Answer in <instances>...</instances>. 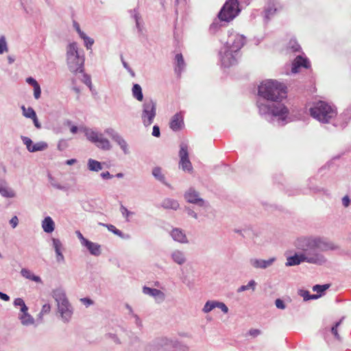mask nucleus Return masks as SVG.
Listing matches in <instances>:
<instances>
[{"label":"nucleus","instance_id":"obj_1","mask_svg":"<svg viewBox=\"0 0 351 351\" xmlns=\"http://www.w3.org/2000/svg\"><path fill=\"white\" fill-rule=\"evenodd\" d=\"M258 95L263 100L257 101V107L261 116L278 125L288 123L289 110L282 103L287 97L286 87L276 80L263 82L258 89Z\"/></svg>","mask_w":351,"mask_h":351},{"label":"nucleus","instance_id":"obj_2","mask_svg":"<svg viewBox=\"0 0 351 351\" xmlns=\"http://www.w3.org/2000/svg\"><path fill=\"white\" fill-rule=\"evenodd\" d=\"M295 246L302 252L295 253L287 258V267L298 265L303 262L316 265H323L327 258L319 252H327L338 249L335 243L328 239L317 236L302 237L295 241Z\"/></svg>","mask_w":351,"mask_h":351},{"label":"nucleus","instance_id":"obj_3","mask_svg":"<svg viewBox=\"0 0 351 351\" xmlns=\"http://www.w3.org/2000/svg\"><path fill=\"white\" fill-rule=\"evenodd\" d=\"M52 298L54 299L57 306V315L63 323L71 322L74 313V308L69 302L65 290L62 287L53 289Z\"/></svg>","mask_w":351,"mask_h":351},{"label":"nucleus","instance_id":"obj_4","mask_svg":"<svg viewBox=\"0 0 351 351\" xmlns=\"http://www.w3.org/2000/svg\"><path fill=\"white\" fill-rule=\"evenodd\" d=\"M85 56L80 50L76 42L69 43L66 47V62L69 70L73 73H83Z\"/></svg>","mask_w":351,"mask_h":351},{"label":"nucleus","instance_id":"obj_5","mask_svg":"<svg viewBox=\"0 0 351 351\" xmlns=\"http://www.w3.org/2000/svg\"><path fill=\"white\" fill-rule=\"evenodd\" d=\"M148 351H189V347L173 339L159 337L154 339L147 346Z\"/></svg>","mask_w":351,"mask_h":351},{"label":"nucleus","instance_id":"obj_6","mask_svg":"<svg viewBox=\"0 0 351 351\" xmlns=\"http://www.w3.org/2000/svg\"><path fill=\"white\" fill-rule=\"evenodd\" d=\"M309 111L314 119L323 123H330L337 114L335 107L323 101L315 102Z\"/></svg>","mask_w":351,"mask_h":351},{"label":"nucleus","instance_id":"obj_7","mask_svg":"<svg viewBox=\"0 0 351 351\" xmlns=\"http://www.w3.org/2000/svg\"><path fill=\"white\" fill-rule=\"evenodd\" d=\"M80 130L84 133L87 140L95 144L98 148L103 150H110L112 145L108 139L104 136V134L97 130L82 127Z\"/></svg>","mask_w":351,"mask_h":351},{"label":"nucleus","instance_id":"obj_8","mask_svg":"<svg viewBox=\"0 0 351 351\" xmlns=\"http://www.w3.org/2000/svg\"><path fill=\"white\" fill-rule=\"evenodd\" d=\"M239 12L237 0H226L218 14V18L221 21L229 22L233 20Z\"/></svg>","mask_w":351,"mask_h":351},{"label":"nucleus","instance_id":"obj_9","mask_svg":"<svg viewBox=\"0 0 351 351\" xmlns=\"http://www.w3.org/2000/svg\"><path fill=\"white\" fill-rule=\"evenodd\" d=\"M156 115V104L151 99H146L142 105L141 120L145 127L150 126Z\"/></svg>","mask_w":351,"mask_h":351},{"label":"nucleus","instance_id":"obj_10","mask_svg":"<svg viewBox=\"0 0 351 351\" xmlns=\"http://www.w3.org/2000/svg\"><path fill=\"white\" fill-rule=\"evenodd\" d=\"M219 57L221 66L228 68L237 63L239 53L234 52L228 47H222L219 51Z\"/></svg>","mask_w":351,"mask_h":351},{"label":"nucleus","instance_id":"obj_11","mask_svg":"<svg viewBox=\"0 0 351 351\" xmlns=\"http://www.w3.org/2000/svg\"><path fill=\"white\" fill-rule=\"evenodd\" d=\"M245 43V37L233 30L228 31V39L223 47H228L234 52L239 53Z\"/></svg>","mask_w":351,"mask_h":351},{"label":"nucleus","instance_id":"obj_12","mask_svg":"<svg viewBox=\"0 0 351 351\" xmlns=\"http://www.w3.org/2000/svg\"><path fill=\"white\" fill-rule=\"evenodd\" d=\"M185 200L193 204H195L200 207H206L208 203L200 197L198 191L193 188H190L186 190L184 194Z\"/></svg>","mask_w":351,"mask_h":351},{"label":"nucleus","instance_id":"obj_13","mask_svg":"<svg viewBox=\"0 0 351 351\" xmlns=\"http://www.w3.org/2000/svg\"><path fill=\"white\" fill-rule=\"evenodd\" d=\"M179 156L180 158L179 162L180 167L184 171L191 172L193 169V167L189 158L188 146L184 143L180 145Z\"/></svg>","mask_w":351,"mask_h":351},{"label":"nucleus","instance_id":"obj_14","mask_svg":"<svg viewBox=\"0 0 351 351\" xmlns=\"http://www.w3.org/2000/svg\"><path fill=\"white\" fill-rule=\"evenodd\" d=\"M282 6L278 0H268L264 10V16L266 20H269L276 13L281 10Z\"/></svg>","mask_w":351,"mask_h":351},{"label":"nucleus","instance_id":"obj_15","mask_svg":"<svg viewBox=\"0 0 351 351\" xmlns=\"http://www.w3.org/2000/svg\"><path fill=\"white\" fill-rule=\"evenodd\" d=\"M311 66L310 62L302 55H298L294 59L291 66V73H297L301 68L308 69Z\"/></svg>","mask_w":351,"mask_h":351},{"label":"nucleus","instance_id":"obj_16","mask_svg":"<svg viewBox=\"0 0 351 351\" xmlns=\"http://www.w3.org/2000/svg\"><path fill=\"white\" fill-rule=\"evenodd\" d=\"M276 261V257H271L267 260L253 258L250 259V264L255 269H265L271 267Z\"/></svg>","mask_w":351,"mask_h":351},{"label":"nucleus","instance_id":"obj_17","mask_svg":"<svg viewBox=\"0 0 351 351\" xmlns=\"http://www.w3.org/2000/svg\"><path fill=\"white\" fill-rule=\"evenodd\" d=\"M169 256L172 262L180 266L184 265L187 261L186 253L181 250H172Z\"/></svg>","mask_w":351,"mask_h":351},{"label":"nucleus","instance_id":"obj_18","mask_svg":"<svg viewBox=\"0 0 351 351\" xmlns=\"http://www.w3.org/2000/svg\"><path fill=\"white\" fill-rule=\"evenodd\" d=\"M143 293L153 297L157 302H162L165 299V294L162 291L157 289L145 286L143 287Z\"/></svg>","mask_w":351,"mask_h":351},{"label":"nucleus","instance_id":"obj_19","mask_svg":"<svg viewBox=\"0 0 351 351\" xmlns=\"http://www.w3.org/2000/svg\"><path fill=\"white\" fill-rule=\"evenodd\" d=\"M170 235L173 241L182 243H189L188 238L185 234V232L179 228H174L170 232Z\"/></svg>","mask_w":351,"mask_h":351},{"label":"nucleus","instance_id":"obj_20","mask_svg":"<svg viewBox=\"0 0 351 351\" xmlns=\"http://www.w3.org/2000/svg\"><path fill=\"white\" fill-rule=\"evenodd\" d=\"M174 71L180 76L186 67V64L182 53H177L174 60Z\"/></svg>","mask_w":351,"mask_h":351},{"label":"nucleus","instance_id":"obj_21","mask_svg":"<svg viewBox=\"0 0 351 351\" xmlns=\"http://www.w3.org/2000/svg\"><path fill=\"white\" fill-rule=\"evenodd\" d=\"M82 246L85 247L93 256H99L101 254V245L97 243L88 240Z\"/></svg>","mask_w":351,"mask_h":351},{"label":"nucleus","instance_id":"obj_22","mask_svg":"<svg viewBox=\"0 0 351 351\" xmlns=\"http://www.w3.org/2000/svg\"><path fill=\"white\" fill-rule=\"evenodd\" d=\"M183 125V117L181 113L174 114L170 122V128L173 131H178L182 128Z\"/></svg>","mask_w":351,"mask_h":351},{"label":"nucleus","instance_id":"obj_23","mask_svg":"<svg viewBox=\"0 0 351 351\" xmlns=\"http://www.w3.org/2000/svg\"><path fill=\"white\" fill-rule=\"evenodd\" d=\"M0 194L7 198H12L16 196L15 191L7 186L4 180H0Z\"/></svg>","mask_w":351,"mask_h":351},{"label":"nucleus","instance_id":"obj_24","mask_svg":"<svg viewBox=\"0 0 351 351\" xmlns=\"http://www.w3.org/2000/svg\"><path fill=\"white\" fill-rule=\"evenodd\" d=\"M41 226L45 232L49 234L54 231L56 225L53 219L47 216L42 221Z\"/></svg>","mask_w":351,"mask_h":351},{"label":"nucleus","instance_id":"obj_25","mask_svg":"<svg viewBox=\"0 0 351 351\" xmlns=\"http://www.w3.org/2000/svg\"><path fill=\"white\" fill-rule=\"evenodd\" d=\"M161 206L165 209H172L174 210H178L180 207L178 202L171 198L165 199L162 201Z\"/></svg>","mask_w":351,"mask_h":351},{"label":"nucleus","instance_id":"obj_26","mask_svg":"<svg viewBox=\"0 0 351 351\" xmlns=\"http://www.w3.org/2000/svg\"><path fill=\"white\" fill-rule=\"evenodd\" d=\"M152 176L158 181L171 188V185L166 182L165 176L162 172V169L159 167H156L152 169Z\"/></svg>","mask_w":351,"mask_h":351},{"label":"nucleus","instance_id":"obj_27","mask_svg":"<svg viewBox=\"0 0 351 351\" xmlns=\"http://www.w3.org/2000/svg\"><path fill=\"white\" fill-rule=\"evenodd\" d=\"M100 225L106 226L109 231L112 232L115 235L119 237L121 239H128L130 237L128 234L123 233V232H121L120 230L117 229L114 226H113L112 224L100 223Z\"/></svg>","mask_w":351,"mask_h":351},{"label":"nucleus","instance_id":"obj_28","mask_svg":"<svg viewBox=\"0 0 351 351\" xmlns=\"http://www.w3.org/2000/svg\"><path fill=\"white\" fill-rule=\"evenodd\" d=\"M21 274L23 277L25 278L26 279L32 280L36 282H42L41 278L34 275L29 269L26 268H23L21 270Z\"/></svg>","mask_w":351,"mask_h":351},{"label":"nucleus","instance_id":"obj_29","mask_svg":"<svg viewBox=\"0 0 351 351\" xmlns=\"http://www.w3.org/2000/svg\"><path fill=\"white\" fill-rule=\"evenodd\" d=\"M87 167L89 171L94 172H98L103 169L101 163L93 158L88 160Z\"/></svg>","mask_w":351,"mask_h":351},{"label":"nucleus","instance_id":"obj_30","mask_svg":"<svg viewBox=\"0 0 351 351\" xmlns=\"http://www.w3.org/2000/svg\"><path fill=\"white\" fill-rule=\"evenodd\" d=\"M19 318L23 326H30L34 324V319L27 313V311L21 312Z\"/></svg>","mask_w":351,"mask_h":351},{"label":"nucleus","instance_id":"obj_31","mask_svg":"<svg viewBox=\"0 0 351 351\" xmlns=\"http://www.w3.org/2000/svg\"><path fill=\"white\" fill-rule=\"evenodd\" d=\"M114 141L120 147L124 154L128 155L130 153L128 143L121 135Z\"/></svg>","mask_w":351,"mask_h":351},{"label":"nucleus","instance_id":"obj_32","mask_svg":"<svg viewBox=\"0 0 351 351\" xmlns=\"http://www.w3.org/2000/svg\"><path fill=\"white\" fill-rule=\"evenodd\" d=\"M132 95L138 101H141L143 99V95L141 86L138 84H135L132 87Z\"/></svg>","mask_w":351,"mask_h":351},{"label":"nucleus","instance_id":"obj_33","mask_svg":"<svg viewBox=\"0 0 351 351\" xmlns=\"http://www.w3.org/2000/svg\"><path fill=\"white\" fill-rule=\"evenodd\" d=\"M48 148V144L45 141H39L33 145L31 152L44 151Z\"/></svg>","mask_w":351,"mask_h":351},{"label":"nucleus","instance_id":"obj_34","mask_svg":"<svg viewBox=\"0 0 351 351\" xmlns=\"http://www.w3.org/2000/svg\"><path fill=\"white\" fill-rule=\"evenodd\" d=\"M217 300H208L207 301L203 308H202V311L204 313H210V311H212L214 308H215L217 307Z\"/></svg>","mask_w":351,"mask_h":351},{"label":"nucleus","instance_id":"obj_35","mask_svg":"<svg viewBox=\"0 0 351 351\" xmlns=\"http://www.w3.org/2000/svg\"><path fill=\"white\" fill-rule=\"evenodd\" d=\"M9 50L8 42L5 36H0V55L8 52Z\"/></svg>","mask_w":351,"mask_h":351},{"label":"nucleus","instance_id":"obj_36","mask_svg":"<svg viewBox=\"0 0 351 351\" xmlns=\"http://www.w3.org/2000/svg\"><path fill=\"white\" fill-rule=\"evenodd\" d=\"M300 295L304 298V300L307 301L309 300H316L320 297V295L313 294L311 295L309 291L306 290H300Z\"/></svg>","mask_w":351,"mask_h":351},{"label":"nucleus","instance_id":"obj_37","mask_svg":"<svg viewBox=\"0 0 351 351\" xmlns=\"http://www.w3.org/2000/svg\"><path fill=\"white\" fill-rule=\"evenodd\" d=\"M80 38L84 40V45L86 47V49H91L93 45L94 44V40L93 38H91L90 37H88V36H86V34L85 33L81 34Z\"/></svg>","mask_w":351,"mask_h":351},{"label":"nucleus","instance_id":"obj_38","mask_svg":"<svg viewBox=\"0 0 351 351\" xmlns=\"http://www.w3.org/2000/svg\"><path fill=\"white\" fill-rule=\"evenodd\" d=\"M256 285V282L254 280H251L248 282L247 285L241 286L237 292L240 293L244 291H247L248 289H252L253 291L255 289V287Z\"/></svg>","mask_w":351,"mask_h":351},{"label":"nucleus","instance_id":"obj_39","mask_svg":"<svg viewBox=\"0 0 351 351\" xmlns=\"http://www.w3.org/2000/svg\"><path fill=\"white\" fill-rule=\"evenodd\" d=\"M21 109L23 110V114L24 117L29 119H32V117H35L36 112L32 108L29 107L26 108L24 106H23L21 107Z\"/></svg>","mask_w":351,"mask_h":351},{"label":"nucleus","instance_id":"obj_40","mask_svg":"<svg viewBox=\"0 0 351 351\" xmlns=\"http://www.w3.org/2000/svg\"><path fill=\"white\" fill-rule=\"evenodd\" d=\"M14 305L15 306H21V312H25L28 311V308L22 298H16L14 301Z\"/></svg>","mask_w":351,"mask_h":351},{"label":"nucleus","instance_id":"obj_41","mask_svg":"<svg viewBox=\"0 0 351 351\" xmlns=\"http://www.w3.org/2000/svg\"><path fill=\"white\" fill-rule=\"evenodd\" d=\"M288 49H291L293 52H298L300 51L301 47L295 39H291L288 45Z\"/></svg>","mask_w":351,"mask_h":351},{"label":"nucleus","instance_id":"obj_42","mask_svg":"<svg viewBox=\"0 0 351 351\" xmlns=\"http://www.w3.org/2000/svg\"><path fill=\"white\" fill-rule=\"evenodd\" d=\"M21 138L23 143V144L26 146V148L28 152H31L32 148L33 147V141L32 139L27 136H21Z\"/></svg>","mask_w":351,"mask_h":351},{"label":"nucleus","instance_id":"obj_43","mask_svg":"<svg viewBox=\"0 0 351 351\" xmlns=\"http://www.w3.org/2000/svg\"><path fill=\"white\" fill-rule=\"evenodd\" d=\"M53 247L55 250L56 254L62 252V243L58 239H52Z\"/></svg>","mask_w":351,"mask_h":351},{"label":"nucleus","instance_id":"obj_44","mask_svg":"<svg viewBox=\"0 0 351 351\" xmlns=\"http://www.w3.org/2000/svg\"><path fill=\"white\" fill-rule=\"evenodd\" d=\"M122 215L125 218L127 221H130V217L134 215V212L128 210L125 206H121L120 208Z\"/></svg>","mask_w":351,"mask_h":351},{"label":"nucleus","instance_id":"obj_45","mask_svg":"<svg viewBox=\"0 0 351 351\" xmlns=\"http://www.w3.org/2000/svg\"><path fill=\"white\" fill-rule=\"evenodd\" d=\"M328 288H329V285H316L313 286V290L314 291H316L317 293H319L318 295H320V296H321L322 293L324 291H325L326 289H328Z\"/></svg>","mask_w":351,"mask_h":351},{"label":"nucleus","instance_id":"obj_46","mask_svg":"<svg viewBox=\"0 0 351 351\" xmlns=\"http://www.w3.org/2000/svg\"><path fill=\"white\" fill-rule=\"evenodd\" d=\"M104 132L108 134L113 141H114L120 134L116 132L113 128H108L104 130Z\"/></svg>","mask_w":351,"mask_h":351},{"label":"nucleus","instance_id":"obj_47","mask_svg":"<svg viewBox=\"0 0 351 351\" xmlns=\"http://www.w3.org/2000/svg\"><path fill=\"white\" fill-rule=\"evenodd\" d=\"M49 181L51 186H53L54 188L59 189V190H63L64 187L62 186L61 184H58L55 181V179L51 176H48Z\"/></svg>","mask_w":351,"mask_h":351},{"label":"nucleus","instance_id":"obj_48","mask_svg":"<svg viewBox=\"0 0 351 351\" xmlns=\"http://www.w3.org/2000/svg\"><path fill=\"white\" fill-rule=\"evenodd\" d=\"M341 320H340L339 322H337L335 324V326H333L332 328H331V332L332 334L334 335V337L337 339V340H340V336L338 333V330H337V328L339 327V326L341 324Z\"/></svg>","mask_w":351,"mask_h":351},{"label":"nucleus","instance_id":"obj_49","mask_svg":"<svg viewBox=\"0 0 351 351\" xmlns=\"http://www.w3.org/2000/svg\"><path fill=\"white\" fill-rule=\"evenodd\" d=\"M131 15L133 16V18L134 19V20L136 21V27L138 29L139 31H141L140 24H139L140 16H139V14H138L137 10L136 9L132 10Z\"/></svg>","mask_w":351,"mask_h":351},{"label":"nucleus","instance_id":"obj_50","mask_svg":"<svg viewBox=\"0 0 351 351\" xmlns=\"http://www.w3.org/2000/svg\"><path fill=\"white\" fill-rule=\"evenodd\" d=\"M131 317L134 319V322L136 327L141 329L143 328V323L139 316L135 313L132 315Z\"/></svg>","mask_w":351,"mask_h":351},{"label":"nucleus","instance_id":"obj_51","mask_svg":"<svg viewBox=\"0 0 351 351\" xmlns=\"http://www.w3.org/2000/svg\"><path fill=\"white\" fill-rule=\"evenodd\" d=\"M33 88H34V97L36 99H38L41 95V88H40L39 84L34 86Z\"/></svg>","mask_w":351,"mask_h":351},{"label":"nucleus","instance_id":"obj_52","mask_svg":"<svg viewBox=\"0 0 351 351\" xmlns=\"http://www.w3.org/2000/svg\"><path fill=\"white\" fill-rule=\"evenodd\" d=\"M216 308L221 309V311L225 314L228 313V311H229V309H228V306L226 305V304L222 302H219V301L217 302V307Z\"/></svg>","mask_w":351,"mask_h":351},{"label":"nucleus","instance_id":"obj_53","mask_svg":"<svg viewBox=\"0 0 351 351\" xmlns=\"http://www.w3.org/2000/svg\"><path fill=\"white\" fill-rule=\"evenodd\" d=\"M121 62L123 64V67L130 73L132 76H134V71L130 67L129 64L124 60L123 57L121 56Z\"/></svg>","mask_w":351,"mask_h":351},{"label":"nucleus","instance_id":"obj_54","mask_svg":"<svg viewBox=\"0 0 351 351\" xmlns=\"http://www.w3.org/2000/svg\"><path fill=\"white\" fill-rule=\"evenodd\" d=\"M185 211L186 212L187 215L195 219H198L197 214L190 207H186Z\"/></svg>","mask_w":351,"mask_h":351},{"label":"nucleus","instance_id":"obj_55","mask_svg":"<svg viewBox=\"0 0 351 351\" xmlns=\"http://www.w3.org/2000/svg\"><path fill=\"white\" fill-rule=\"evenodd\" d=\"M51 311V306L50 304H44L43 306H42V309H41V311L40 313V316L44 315V314H47L50 312Z\"/></svg>","mask_w":351,"mask_h":351},{"label":"nucleus","instance_id":"obj_56","mask_svg":"<svg viewBox=\"0 0 351 351\" xmlns=\"http://www.w3.org/2000/svg\"><path fill=\"white\" fill-rule=\"evenodd\" d=\"M80 302L86 307L93 304L94 303V302L88 298H82L80 299Z\"/></svg>","mask_w":351,"mask_h":351},{"label":"nucleus","instance_id":"obj_57","mask_svg":"<svg viewBox=\"0 0 351 351\" xmlns=\"http://www.w3.org/2000/svg\"><path fill=\"white\" fill-rule=\"evenodd\" d=\"M75 234L77 237V238L79 239L80 241V243L82 245H83L87 241L88 239H86L83 235L80 232V231L79 230H77L75 232Z\"/></svg>","mask_w":351,"mask_h":351},{"label":"nucleus","instance_id":"obj_58","mask_svg":"<svg viewBox=\"0 0 351 351\" xmlns=\"http://www.w3.org/2000/svg\"><path fill=\"white\" fill-rule=\"evenodd\" d=\"M276 306L279 309H285L286 308V306L281 299H276L275 301Z\"/></svg>","mask_w":351,"mask_h":351},{"label":"nucleus","instance_id":"obj_59","mask_svg":"<svg viewBox=\"0 0 351 351\" xmlns=\"http://www.w3.org/2000/svg\"><path fill=\"white\" fill-rule=\"evenodd\" d=\"M219 22L218 21H214L210 26V32L212 33H215L217 29H219Z\"/></svg>","mask_w":351,"mask_h":351},{"label":"nucleus","instance_id":"obj_60","mask_svg":"<svg viewBox=\"0 0 351 351\" xmlns=\"http://www.w3.org/2000/svg\"><path fill=\"white\" fill-rule=\"evenodd\" d=\"M9 222L12 228H15L19 224V219L16 216H14Z\"/></svg>","mask_w":351,"mask_h":351},{"label":"nucleus","instance_id":"obj_61","mask_svg":"<svg viewBox=\"0 0 351 351\" xmlns=\"http://www.w3.org/2000/svg\"><path fill=\"white\" fill-rule=\"evenodd\" d=\"M100 177L103 180H110L113 178V176L111 175L109 171H105L100 173Z\"/></svg>","mask_w":351,"mask_h":351},{"label":"nucleus","instance_id":"obj_62","mask_svg":"<svg viewBox=\"0 0 351 351\" xmlns=\"http://www.w3.org/2000/svg\"><path fill=\"white\" fill-rule=\"evenodd\" d=\"M152 135L155 137H159L160 136V128L158 125H155L153 127Z\"/></svg>","mask_w":351,"mask_h":351},{"label":"nucleus","instance_id":"obj_63","mask_svg":"<svg viewBox=\"0 0 351 351\" xmlns=\"http://www.w3.org/2000/svg\"><path fill=\"white\" fill-rule=\"evenodd\" d=\"M350 202L351 201L348 195H345L342 198V204L345 208H347L350 206Z\"/></svg>","mask_w":351,"mask_h":351},{"label":"nucleus","instance_id":"obj_64","mask_svg":"<svg viewBox=\"0 0 351 351\" xmlns=\"http://www.w3.org/2000/svg\"><path fill=\"white\" fill-rule=\"evenodd\" d=\"M84 83L88 87L91 88L92 82L90 77L87 74H84Z\"/></svg>","mask_w":351,"mask_h":351}]
</instances>
